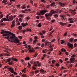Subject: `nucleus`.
I'll list each match as a JSON object with an SVG mask.
<instances>
[{"label":"nucleus","instance_id":"ddd939ff","mask_svg":"<svg viewBox=\"0 0 77 77\" xmlns=\"http://www.w3.org/2000/svg\"><path fill=\"white\" fill-rule=\"evenodd\" d=\"M8 20H9V21H12V20H14V19H13V17L10 16Z\"/></svg>","mask_w":77,"mask_h":77},{"label":"nucleus","instance_id":"39448f33","mask_svg":"<svg viewBox=\"0 0 77 77\" xmlns=\"http://www.w3.org/2000/svg\"><path fill=\"white\" fill-rule=\"evenodd\" d=\"M48 11H47L46 10H41L40 11V14L42 15H44L45 13H46V12H48Z\"/></svg>","mask_w":77,"mask_h":77},{"label":"nucleus","instance_id":"423d86ee","mask_svg":"<svg viewBox=\"0 0 77 77\" xmlns=\"http://www.w3.org/2000/svg\"><path fill=\"white\" fill-rule=\"evenodd\" d=\"M75 60V58H71L70 59V63H74V61Z\"/></svg>","mask_w":77,"mask_h":77},{"label":"nucleus","instance_id":"dca6fc26","mask_svg":"<svg viewBox=\"0 0 77 77\" xmlns=\"http://www.w3.org/2000/svg\"><path fill=\"white\" fill-rule=\"evenodd\" d=\"M74 40V38H71L70 39H69V41L70 42L72 43V41Z\"/></svg>","mask_w":77,"mask_h":77},{"label":"nucleus","instance_id":"cd10ccee","mask_svg":"<svg viewBox=\"0 0 77 77\" xmlns=\"http://www.w3.org/2000/svg\"><path fill=\"white\" fill-rule=\"evenodd\" d=\"M23 17V15L22 14H20L19 16V18H22Z\"/></svg>","mask_w":77,"mask_h":77},{"label":"nucleus","instance_id":"69168bd1","mask_svg":"<svg viewBox=\"0 0 77 77\" xmlns=\"http://www.w3.org/2000/svg\"><path fill=\"white\" fill-rule=\"evenodd\" d=\"M46 8H50V5H47L46 6Z\"/></svg>","mask_w":77,"mask_h":77},{"label":"nucleus","instance_id":"9b49d317","mask_svg":"<svg viewBox=\"0 0 77 77\" xmlns=\"http://www.w3.org/2000/svg\"><path fill=\"white\" fill-rule=\"evenodd\" d=\"M60 24H61L62 25V26H65V25H66V24H67V23H62V22H60Z\"/></svg>","mask_w":77,"mask_h":77},{"label":"nucleus","instance_id":"603ef678","mask_svg":"<svg viewBox=\"0 0 77 77\" xmlns=\"http://www.w3.org/2000/svg\"><path fill=\"white\" fill-rule=\"evenodd\" d=\"M48 46H49V45H51V43L50 42H48Z\"/></svg>","mask_w":77,"mask_h":77},{"label":"nucleus","instance_id":"2eb2a0df","mask_svg":"<svg viewBox=\"0 0 77 77\" xmlns=\"http://www.w3.org/2000/svg\"><path fill=\"white\" fill-rule=\"evenodd\" d=\"M63 11V10H60L57 11V12L56 11V13H58V14H60V13L62 12Z\"/></svg>","mask_w":77,"mask_h":77},{"label":"nucleus","instance_id":"338daca9","mask_svg":"<svg viewBox=\"0 0 77 77\" xmlns=\"http://www.w3.org/2000/svg\"><path fill=\"white\" fill-rule=\"evenodd\" d=\"M0 17H1V18H2L3 17V14H2L0 15Z\"/></svg>","mask_w":77,"mask_h":77},{"label":"nucleus","instance_id":"f3484780","mask_svg":"<svg viewBox=\"0 0 77 77\" xmlns=\"http://www.w3.org/2000/svg\"><path fill=\"white\" fill-rule=\"evenodd\" d=\"M26 32H32V29H30L28 28L26 29Z\"/></svg>","mask_w":77,"mask_h":77},{"label":"nucleus","instance_id":"bf43d9fd","mask_svg":"<svg viewBox=\"0 0 77 77\" xmlns=\"http://www.w3.org/2000/svg\"><path fill=\"white\" fill-rule=\"evenodd\" d=\"M74 47H77V44L76 43H75L74 44Z\"/></svg>","mask_w":77,"mask_h":77},{"label":"nucleus","instance_id":"6e6552de","mask_svg":"<svg viewBox=\"0 0 77 77\" xmlns=\"http://www.w3.org/2000/svg\"><path fill=\"white\" fill-rule=\"evenodd\" d=\"M58 4L60 5V6H62V7H64L65 6V4L64 3H62L61 2H58Z\"/></svg>","mask_w":77,"mask_h":77},{"label":"nucleus","instance_id":"f8f14e48","mask_svg":"<svg viewBox=\"0 0 77 77\" xmlns=\"http://www.w3.org/2000/svg\"><path fill=\"white\" fill-rule=\"evenodd\" d=\"M35 50H34V49L33 48H32V49H30L29 51V53H33V52H35Z\"/></svg>","mask_w":77,"mask_h":77},{"label":"nucleus","instance_id":"aec40b11","mask_svg":"<svg viewBox=\"0 0 77 77\" xmlns=\"http://www.w3.org/2000/svg\"><path fill=\"white\" fill-rule=\"evenodd\" d=\"M30 18V17L29 16H27L26 18V21H28L29 20Z\"/></svg>","mask_w":77,"mask_h":77},{"label":"nucleus","instance_id":"e2e57ef3","mask_svg":"<svg viewBox=\"0 0 77 77\" xmlns=\"http://www.w3.org/2000/svg\"><path fill=\"white\" fill-rule=\"evenodd\" d=\"M18 38H20V39H22L23 38L22 37V36H18Z\"/></svg>","mask_w":77,"mask_h":77},{"label":"nucleus","instance_id":"58836bf2","mask_svg":"<svg viewBox=\"0 0 77 77\" xmlns=\"http://www.w3.org/2000/svg\"><path fill=\"white\" fill-rule=\"evenodd\" d=\"M39 70H37L36 71H35V74H37V73H38V72H39Z\"/></svg>","mask_w":77,"mask_h":77},{"label":"nucleus","instance_id":"0eeeda50","mask_svg":"<svg viewBox=\"0 0 77 77\" xmlns=\"http://www.w3.org/2000/svg\"><path fill=\"white\" fill-rule=\"evenodd\" d=\"M8 31L4 30L3 29H1V34H4L5 33H8Z\"/></svg>","mask_w":77,"mask_h":77},{"label":"nucleus","instance_id":"864d4df0","mask_svg":"<svg viewBox=\"0 0 77 77\" xmlns=\"http://www.w3.org/2000/svg\"><path fill=\"white\" fill-rule=\"evenodd\" d=\"M28 65L29 67H30V66H31V65L29 62L28 63Z\"/></svg>","mask_w":77,"mask_h":77},{"label":"nucleus","instance_id":"6e6d98bb","mask_svg":"<svg viewBox=\"0 0 77 77\" xmlns=\"http://www.w3.org/2000/svg\"><path fill=\"white\" fill-rule=\"evenodd\" d=\"M41 2L42 3H45V0H41Z\"/></svg>","mask_w":77,"mask_h":77},{"label":"nucleus","instance_id":"de8ad7c7","mask_svg":"<svg viewBox=\"0 0 77 77\" xmlns=\"http://www.w3.org/2000/svg\"><path fill=\"white\" fill-rule=\"evenodd\" d=\"M4 25H5V24L3 23H2L1 24H0V26H4Z\"/></svg>","mask_w":77,"mask_h":77},{"label":"nucleus","instance_id":"7c9ffc66","mask_svg":"<svg viewBox=\"0 0 77 77\" xmlns=\"http://www.w3.org/2000/svg\"><path fill=\"white\" fill-rule=\"evenodd\" d=\"M55 5V3L54 2H53L50 4V6H54V5Z\"/></svg>","mask_w":77,"mask_h":77},{"label":"nucleus","instance_id":"473e14b6","mask_svg":"<svg viewBox=\"0 0 77 77\" xmlns=\"http://www.w3.org/2000/svg\"><path fill=\"white\" fill-rule=\"evenodd\" d=\"M26 68L23 69L22 70V72H24V71H26Z\"/></svg>","mask_w":77,"mask_h":77},{"label":"nucleus","instance_id":"2f4dec72","mask_svg":"<svg viewBox=\"0 0 77 77\" xmlns=\"http://www.w3.org/2000/svg\"><path fill=\"white\" fill-rule=\"evenodd\" d=\"M2 3H6L7 2V0H4L2 1Z\"/></svg>","mask_w":77,"mask_h":77},{"label":"nucleus","instance_id":"3c124183","mask_svg":"<svg viewBox=\"0 0 77 77\" xmlns=\"http://www.w3.org/2000/svg\"><path fill=\"white\" fill-rule=\"evenodd\" d=\"M41 63H38L37 65V66H38L40 67V66H41Z\"/></svg>","mask_w":77,"mask_h":77},{"label":"nucleus","instance_id":"72a5a7b5","mask_svg":"<svg viewBox=\"0 0 77 77\" xmlns=\"http://www.w3.org/2000/svg\"><path fill=\"white\" fill-rule=\"evenodd\" d=\"M10 72H11V73H14V69H12L10 71Z\"/></svg>","mask_w":77,"mask_h":77},{"label":"nucleus","instance_id":"a18cd8bd","mask_svg":"<svg viewBox=\"0 0 77 77\" xmlns=\"http://www.w3.org/2000/svg\"><path fill=\"white\" fill-rule=\"evenodd\" d=\"M56 61H55V60H53L52 61V64H54V63Z\"/></svg>","mask_w":77,"mask_h":77},{"label":"nucleus","instance_id":"5fc2aeb1","mask_svg":"<svg viewBox=\"0 0 77 77\" xmlns=\"http://www.w3.org/2000/svg\"><path fill=\"white\" fill-rule=\"evenodd\" d=\"M13 74H14V75H18V73H17V72H14L13 73Z\"/></svg>","mask_w":77,"mask_h":77},{"label":"nucleus","instance_id":"49530a36","mask_svg":"<svg viewBox=\"0 0 77 77\" xmlns=\"http://www.w3.org/2000/svg\"><path fill=\"white\" fill-rule=\"evenodd\" d=\"M16 6L18 8H20V6H21L20 5H17Z\"/></svg>","mask_w":77,"mask_h":77},{"label":"nucleus","instance_id":"c03bdc74","mask_svg":"<svg viewBox=\"0 0 77 77\" xmlns=\"http://www.w3.org/2000/svg\"><path fill=\"white\" fill-rule=\"evenodd\" d=\"M44 44L43 43H42L41 45V47L42 48H44Z\"/></svg>","mask_w":77,"mask_h":77},{"label":"nucleus","instance_id":"a19ab883","mask_svg":"<svg viewBox=\"0 0 77 77\" xmlns=\"http://www.w3.org/2000/svg\"><path fill=\"white\" fill-rule=\"evenodd\" d=\"M71 26H72V25L71 24L69 23V25L67 26V27H71Z\"/></svg>","mask_w":77,"mask_h":77},{"label":"nucleus","instance_id":"1a4fd4ad","mask_svg":"<svg viewBox=\"0 0 77 77\" xmlns=\"http://www.w3.org/2000/svg\"><path fill=\"white\" fill-rule=\"evenodd\" d=\"M40 72H42V74H44L45 72H46V71L45 70H44V69H42V68L40 70Z\"/></svg>","mask_w":77,"mask_h":77},{"label":"nucleus","instance_id":"bb28decb","mask_svg":"<svg viewBox=\"0 0 77 77\" xmlns=\"http://www.w3.org/2000/svg\"><path fill=\"white\" fill-rule=\"evenodd\" d=\"M9 15V14H8L6 17V18H7V19H8V21H9V18H8Z\"/></svg>","mask_w":77,"mask_h":77},{"label":"nucleus","instance_id":"79ce46f5","mask_svg":"<svg viewBox=\"0 0 77 77\" xmlns=\"http://www.w3.org/2000/svg\"><path fill=\"white\" fill-rule=\"evenodd\" d=\"M22 9H24L26 8V5H24L22 7Z\"/></svg>","mask_w":77,"mask_h":77},{"label":"nucleus","instance_id":"4be33fe9","mask_svg":"<svg viewBox=\"0 0 77 77\" xmlns=\"http://www.w3.org/2000/svg\"><path fill=\"white\" fill-rule=\"evenodd\" d=\"M60 17H61V18H62L63 17H65V16L64 15L60 14Z\"/></svg>","mask_w":77,"mask_h":77},{"label":"nucleus","instance_id":"09e8293b","mask_svg":"<svg viewBox=\"0 0 77 77\" xmlns=\"http://www.w3.org/2000/svg\"><path fill=\"white\" fill-rule=\"evenodd\" d=\"M48 42H45V46H47V45L48 44Z\"/></svg>","mask_w":77,"mask_h":77},{"label":"nucleus","instance_id":"c85d7f7f","mask_svg":"<svg viewBox=\"0 0 77 77\" xmlns=\"http://www.w3.org/2000/svg\"><path fill=\"white\" fill-rule=\"evenodd\" d=\"M11 23L12 24H15V20H13L12 21Z\"/></svg>","mask_w":77,"mask_h":77},{"label":"nucleus","instance_id":"f257e3e1","mask_svg":"<svg viewBox=\"0 0 77 77\" xmlns=\"http://www.w3.org/2000/svg\"><path fill=\"white\" fill-rule=\"evenodd\" d=\"M11 36L10 37V39L11 40H13V41L11 40V42H14V43H18L19 42V40L18 39V38L17 37H15V34L12 33Z\"/></svg>","mask_w":77,"mask_h":77},{"label":"nucleus","instance_id":"052dcab7","mask_svg":"<svg viewBox=\"0 0 77 77\" xmlns=\"http://www.w3.org/2000/svg\"><path fill=\"white\" fill-rule=\"evenodd\" d=\"M37 15H41V13H39V12H38L37 14Z\"/></svg>","mask_w":77,"mask_h":77},{"label":"nucleus","instance_id":"e433bc0d","mask_svg":"<svg viewBox=\"0 0 77 77\" xmlns=\"http://www.w3.org/2000/svg\"><path fill=\"white\" fill-rule=\"evenodd\" d=\"M9 66H5V69H6V68H7V69H8V68H9Z\"/></svg>","mask_w":77,"mask_h":77},{"label":"nucleus","instance_id":"774afa93","mask_svg":"<svg viewBox=\"0 0 77 77\" xmlns=\"http://www.w3.org/2000/svg\"><path fill=\"white\" fill-rule=\"evenodd\" d=\"M22 77H26V76L25 75H24L23 74L22 75Z\"/></svg>","mask_w":77,"mask_h":77},{"label":"nucleus","instance_id":"412c9836","mask_svg":"<svg viewBox=\"0 0 77 77\" xmlns=\"http://www.w3.org/2000/svg\"><path fill=\"white\" fill-rule=\"evenodd\" d=\"M53 16L55 18L57 17H58V14H54Z\"/></svg>","mask_w":77,"mask_h":77},{"label":"nucleus","instance_id":"f03ea898","mask_svg":"<svg viewBox=\"0 0 77 77\" xmlns=\"http://www.w3.org/2000/svg\"><path fill=\"white\" fill-rule=\"evenodd\" d=\"M56 11H54V10H51L50 11V12L48 13H46L45 14V17L46 18L47 17H52V15L54 14H56Z\"/></svg>","mask_w":77,"mask_h":77},{"label":"nucleus","instance_id":"37998d69","mask_svg":"<svg viewBox=\"0 0 77 77\" xmlns=\"http://www.w3.org/2000/svg\"><path fill=\"white\" fill-rule=\"evenodd\" d=\"M55 22V20L53 19L51 20V23H53L54 22Z\"/></svg>","mask_w":77,"mask_h":77},{"label":"nucleus","instance_id":"4468645a","mask_svg":"<svg viewBox=\"0 0 77 77\" xmlns=\"http://www.w3.org/2000/svg\"><path fill=\"white\" fill-rule=\"evenodd\" d=\"M61 51L62 52H63V53H65L66 52V50H65V49H64V48H62L61 49Z\"/></svg>","mask_w":77,"mask_h":77},{"label":"nucleus","instance_id":"0e129e2a","mask_svg":"<svg viewBox=\"0 0 77 77\" xmlns=\"http://www.w3.org/2000/svg\"><path fill=\"white\" fill-rule=\"evenodd\" d=\"M59 62L60 63H62V62H63V61H62V60L61 59H60L59 60Z\"/></svg>","mask_w":77,"mask_h":77},{"label":"nucleus","instance_id":"5701e85b","mask_svg":"<svg viewBox=\"0 0 77 77\" xmlns=\"http://www.w3.org/2000/svg\"><path fill=\"white\" fill-rule=\"evenodd\" d=\"M65 43V41L63 40H61V44H63Z\"/></svg>","mask_w":77,"mask_h":77},{"label":"nucleus","instance_id":"a211bd4d","mask_svg":"<svg viewBox=\"0 0 77 77\" xmlns=\"http://www.w3.org/2000/svg\"><path fill=\"white\" fill-rule=\"evenodd\" d=\"M25 60H30V58L29 57H26V58H25Z\"/></svg>","mask_w":77,"mask_h":77},{"label":"nucleus","instance_id":"393cba45","mask_svg":"<svg viewBox=\"0 0 77 77\" xmlns=\"http://www.w3.org/2000/svg\"><path fill=\"white\" fill-rule=\"evenodd\" d=\"M23 28V27L22 26H19L18 27V29L19 30H21Z\"/></svg>","mask_w":77,"mask_h":77},{"label":"nucleus","instance_id":"c756f323","mask_svg":"<svg viewBox=\"0 0 77 77\" xmlns=\"http://www.w3.org/2000/svg\"><path fill=\"white\" fill-rule=\"evenodd\" d=\"M3 19H4V21H8V19H6V18H3Z\"/></svg>","mask_w":77,"mask_h":77},{"label":"nucleus","instance_id":"c9c22d12","mask_svg":"<svg viewBox=\"0 0 77 77\" xmlns=\"http://www.w3.org/2000/svg\"><path fill=\"white\" fill-rule=\"evenodd\" d=\"M38 27H41V23H39L38 24Z\"/></svg>","mask_w":77,"mask_h":77},{"label":"nucleus","instance_id":"9d476101","mask_svg":"<svg viewBox=\"0 0 77 77\" xmlns=\"http://www.w3.org/2000/svg\"><path fill=\"white\" fill-rule=\"evenodd\" d=\"M11 60H14V61H15L16 62H17V61H18V60H17V59L14 58L13 57H11Z\"/></svg>","mask_w":77,"mask_h":77},{"label":"nucleus","instance_id":"8fccbe9b","mask_svg":"<svg viewBox=\"0 0 77 77\" xmlns=\"http://www.w3.org/2000/svg\"><path fill=\"white\" fill-rule=\"evenodd\" d=\"M19 21L20 22H22L23 21V19H21V18H19Z\"/></svg>","mask_w":77,"mask_h":77},{"label":"nucleus","instance_id":"13d9d810","mask_svg":"<svg viewBox=\"0 0 77 77\" xmlns=\"http://www.w3.org/2000/svg\"><path fill=\"white\" fill-rule=\"evenodd\" d=\"M47 20H50V17H46Z\"/></svg>","mask_w":77,"mask_h":77},{"label":"nucleus","instance_id":"b1692460","mask_svg":"<svg viewBox=\"0 0 77 77\" xmlns=\"http://www.w3.org/2000/svg\"><path fill=\"white\" fill-rule=\"evenodd\" d=\"M21 25L23 26V27H25V23H22Z\"/></svg>","mask_w":77,"mask_h":77},{"label":"nucleus","instance_id":"4c0bfd02","mask_svg":"<svg viewBox=\"0 0 77 77\" xmlns=\"http://www.w3.org/2000/svg\"><path fill=\"white\" fill-rule=\"evenodd\" d=\"M40 48L39 47H38V46L36 47V48H35V50H38V49H39Z\"/></svg>","mask_w":77,"mask_h":77},{"label":"nucleus","instance_id":"ea45409f","mask_svg":"<svg viewBox=\"0 0 77 77\" xmlns=\"http://www.w3.org/2000/svg\"><path fill=\"white\" fill-rule=\"evenodd\" d=\"M21 62L22 63H23V64H24V60H21Z\"/></svg>","mask_w":77,"mask_h":77},{"label":"nucleus","instance_id":"4d7b16f0","mask_svg":"<svg viewBox=\"0 0 77 77\" xmlns=\"http://www.w3.org/2000/svg\"><path fill=\"white\" fill-rule=\"evenodd\" d=\"M72 2H73V4H75V3H76V1L74 0H73Z\"/></svg>","mask_w":77,"mask_h":77},{"label":"nucleus","instance_id":"7ed1b4c3","mask_svg":"<svg viewBox=\"0 0 77 77\" xmlns=\"http://www.w3.org/2000/svg\"><path fill=\"white\" fill-rule=\"evenodd\" d=\"M8 33H5V34H3L2 35V36H7V37H4V38H6V39H9V37L10 36H11V35H10V34L11 35H12V33L11 32H10L9 31H8Z\"/></svg>","mask_w":77,"mask_h":77},{"label":"nucleus","instance_id":"a878e982","mask_svg":"<svg viewBox=\"0 0 77 77\" xmlns=\"http://www.w3.org/2000/svg\"><path fill=\"white\" fill-rule=\"evenodd\" d=\"M8 69H9V71H11V70H12V69H13V68H12V67H11L9 66V68H8Z\"/></svg>","mask_w":77,"mask_h":77},{"label":"nucleus","instance_id":"6ab92c4d","mask_svg":"<svg viewBox=\"0 0 77 77\" xmlns=\"http://www.w3.org/2000/svg\"><path fill=\"white\" fill-rule=\"evenodd\" d=\"M11 59H12V58H9L7 59V61L8 62H11Z\"/></svg>","mask_w":77,"mask_h":77},{"label":"nucleus","instance_id":"f704fd0d","mask_svg":"<svg viewBox=\"0 0 77 77\" xmlns=\"http://www.w3.org/2000/svg\"><path fill=\"white\" fill-rule=\"evenodd\" d=\"M15 26V24H12V25L11 26V28H12V27H14Z\"/></svg>","mask_w":77,"mask_h":77},{"label":"nucleus","instance_id":"20e7f679","mask_svg":"<svg viewBox=\"0 0 77 77\" xmlns=\"http://www.w3.org/2000/svg\"><path fill=\"white\" fill-rule=\"evenodd\" d=\"M67 46H68L70 48H71V49H73V48H74L73 45L69 43V42H67Z\"/></svg>","mask_w":77,"mask_h":77},{"label":"nucleus","instance_id":"680f3d73","mask_svg":"<svg viewBox=\"0 0 77 77\" xmlns=\"http://www.w3.org/2000/svg\"><path fill=\"white\" fill-rule=\"evenodd\" d=\"M38 56V54L35 53V55L34 56V57H36V56Z\"/></svg>","mask_w":77,"mask_h":77}]
</instances>
